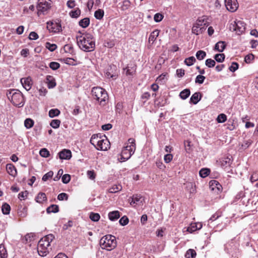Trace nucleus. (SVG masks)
Listing matches in <instances>:
<instances>
[{"instance_id": "bf43d9fd", "label": "nucleus", "mask_w": 258, "mask_h": 258, "mask_svg": "<svg viewBox=\"0 0 258 258\" xmlns=\"http://www.w3.org/2000/svg\"><path fill=\"white\" fill-rule=\"evenodd\" d=\"M163 16L160 13H156L154 17V20L156 22H159L162 20Z\"/></svg>"}, {"instance_id": "72a5a7b5", "label": "nucleus", "mask_w": 258, "mask_h": 258, "mask_svg": "<svg viewBox=\"0 0 258 258\" xmlns=\"http://www.w3.org/2000/svg\"><path fill=\"white\" fill-rule=\"evenodd\" d=\"M204 31V30L202 28L198 27V26L195 24H194L192 28V32L194 34L196 35H199L201 33H202Z\"/></svg>"}, {"instance_id": "c756f323", "label": "nucleus", "mask_w": 258, "mask_h": 258, "mask_svg": "<svg viewBox=\"0 0 258 258\" xmlns=\"http://www.w3.org/2000/svg\"><path fill=\"white\" fill-rule=\"evenodd\" d=\"M59 211V207L56 205H51L49 207H48L46 209V212L48 213H57Z\"/></svg>"}, {"instance_id": "c9c22d12", "label": "nucleus", "mask_w": 258, "mask_h": 258, "mask_svg": "<svg viewBox=\"0 0 258 258\" xmlns=\"http://www.w3.org/2000/svg\"><path fill=\"white\" fill-rule=\"evenodd\" d=\"M11 207L10 205L7 203H5L2 207V212L5 215H7L10 213Z\"/></svg>"}, {"instance_id": "2eb2a0df", "label": "nucleus", "mask_w": 258, "mask_h": 258, "mask_svg": "<svg viewBox=\"0 0 258 258\" xmlns=\"http://www.w3.org/2000/svg\"><path fill=\"white\" fill-rule=\"evenodd\" d=\"M59 157L62 160H69L72 157V152L69 150L63 149L58 153Z\"/></svg>"}, {"instance_id": "6e6d98bb", "label": "nucleus", "mask_w": 258, "mask_h": 258, "mask_svg": "<svg viewBox=\"0 0 258 258\" xmlns=\"http://www.w3.org/2000/svg\"><path fill=\"white\" fill-rule=\"evenodd\" d=\"M205 79V77L203 75H198L196 78L195 82L200 84H203Z\"/></svg>"}, {"instance_id": "a19ab883", "label": "nucleus", "mask_w": 258, "mask_h": 258, "mask_svg": "<svg viewBox=\"0 0 258 258\" xmlns=\"http://www.w3.org/2000/svg\"><path fill=\"white\" fill-rule=\"evenodd\" d=\"M210 170L207 168H203L200 170L199 174L202 177H206L210 174Z\"/></svg>"}, {"instance_id": "680f3d73", "label": "nucleus", "mask_w": 258, "mask_h": 258, "mask_svg": "<svg viewBox=\"0 0 258 258\" xmlns=\"http://www.w3.org/2000/svg\"><path fill=\"white\" fill-rule=\"evenodd\" d=\"M62 182L63 183H68L71 180V176L69 174H66L62 176Z\"/></svg>"}, {"instance_id": "4be33fe9", "label": "nucleus", "mask_w": 258, "mask_h": 258, "mask_svg": "<svg viewBox=\"0 0 258 258\" xmlns=\"http://www.w3.org/2000/svg\"><path fill=\"white\" fill-rule=\"evenodd\" d=\"M47 200V197L45 193L39 192L35 198L37 203L41 204Z\"/></svg>"}, {"instance_id": "f03ea898", "label": "nucleus", "mask_w": 258, "mask_h": 258, "mask_svg": "<svg viewBox=\"0 0 258 258\" xmlns=\"http://www.w3.org/2000/svg\"><path fill=\"white\" fill-rule=\"evenodd\" d=\"M54 236L53 234H48L42 237L38 242L37 245V251L41 256H45L51 249L50 243L52 241Z\"/></svg>"}, {"instance_id": "0e129e2a", "label": "nucleus", "mask_w": 258, "mask_h": 258, "mask_svg": "<svg viewBox=\"0 0 258 258\" xmlns=\"http://www.w3.org/2000/svg\"><path fill=\"white\" fill-rule=\"evenodd\" d=\"M28 195V192L27 191H22L19 194L18 198L20 200H24L27 197Z\"/></svg>"}, {"instance_id": "cd10ccee", "label": "nucleus", "mask_w": 258, "mask_h": 258, "mask_svg": "<svg viewBox=\"0 0 258 258\" xmlns=\"http://www.w3.org/2000/svg\"><path fill=\"white\" fill-rule=\"evenodd\" d=\"M190 94V91L189 89H185L180 93L179 96L182 99L185 100L189 97Z\"/></svg>"}, {"instance_id": "0eeeda50", "label": "nucleus", "mask_w": 258, "mask_h": 258, "mask_svg": "<svg viewBox=\"0 0 258 258\" xmlns=\"http://www.w3.org/2000/svg\"><path fill=\"white\" fill-rule=\"evenodd\" d=\"M130 145L124 147L122 150L121 154L122 155L123 160H127L132 155L134 154L136 150L135 140L133 138H130L128 140Z\"/></svg>"}, {"instance_id": "6e6552de", "label": "nucleus", "mask_w": 258, "mask_h": 258, "mask_svg": "<svg viewBox=\"0 0 258 258\" xmlns=\"http://www.w3.org/2000/svg\"><path fill=\"white\" fill-rule=\"evenodd\" d=\"M50 0H38L37 6L38 15L44 14L50 8Z\"/></svg>"}, {"instance_id": "423d86ee", "label": "nucleus", "mask_w": 258, "mask_h": 258, "mask_svg": "<svg viewBox=\"0 0 258 258\" xmlns=\"http://www.w3.org/2000/svg\"><path fill=\"white\" fill-rule=\"evenodd\" d=\"M101 248L107 250H111L115 248L117 245L116 238L112 235H106L100 240Z\"/></svg>"}, {"instance_id": "5701e85b", "label": "nucleus", "mask_w": 258, "mask_h": 258, "mask_svg": "<svg viewBox=\"0 0 258 258\" xmlns=\"http://www.w3.org/2000/svg\"><path fill=\"white\" fill-rule=\"evenodd\" d=\"M47 87L48 88H53L56 86V83L52 76H47L46 77Z\"/></svg>"}, {"instance_id": "79ce46f5", "label": "nucleus", "mask_w": 258, "mask_h": 258, "mask_svg": "<svg viewBox=\"0 0 258 258\" xmlns=\"http://www.w3.org/2000/svg\"><path fill=\"white\" fill-rule=\"evenodd\" d=\"M195 61L196 58L194 56L189 57L187 58H185L184 60L185 63L188 66L192 65Z\"/></svg>"}, {"instance_id": "58836bf2", "label": "nucleus", "mask_w": 258, "mask_h": 258, "mask_svg": "<svg viewBox=\"0 0 258 258\" xmlns=\"http://www.w3.org/2000/svg\"><path fill=\"white\" fill-rule=\"evenodd\" d=\"M33 239V235L30 234H26L24 237L22 238V241L23 243H26L31 241Z\"/></svg>"}, {"instance_id": "393cba45", "label": "nucleus", "mask_w": 258, "mask_h": 258, "mask_svg": "<svg viewBox=\"0 0 258 258\" xmlns=\"http://www.w3.org/2000/svg\"><path fill=\"white\" fill-rule=\"evenodd\" d=\"M159 34V30L156 29L153 31L150 35L149 42L154 43Z\"/></svg>"}, {"instance_id": "c03bdc74", "label": "nucleus", "mask_w": 258, "mask_h": 258, "mask_svg": "<svg viewBox=\"0 0 258 258\" xmlns=\"http://www.w3.org/2000/svg\"><path fill=\"white\" fill-rule=\"evenodd\" d=\"M215 59L219 62H222L224 60L225 55L223 53L216 54L214 56Z\"/></svg>"}, {"instance_id": "a878e982", "label": "nucleus", "mask_w": 258, "mask_h": 258, "mask_svg": "<svg viewBox=\"0 0 258 258\" xmlns=\"http://www.w3.org/2000/svg\"><path fill=\"white\" fill-rule=\"evenodd\" d=\"M226 44L224 41H219L215 45V49L220 52L223 51L225 48Z\"/></svg>"}, {"instance_id": "052dcab7", "label": "nucleus", "mask_w": 258, "mask_h": 258, "mask_svg": "<svg viewBox=\"0 0 258 258\" xmlns=\"http://www.w3.org/2000/svg\"><path fill=\"white\" fill-rule=\"evenodd\" d=\"M238 64L237 62H233L229 69L231 72H234L238 69Z\"/></svg>"}, {"instance_id": "f257e3e1", "label": "nucleus", "mask_w": 258, "mask_h": 258, "mask_svg": "<svg viewBox=\"0 0 258 258\" xmlns=\"http://www.w3.org/2000/svg\"><path fill=\"white\" fill-rule=\"evenodd\" d=\"M77 44L80 48L84 51L90 52L95 48V41L93 36L90 33L83 34L76 36Z\"/></svg>"}, {"instance_id": "6ab92c4d", "label": "nucleus", "mask_w": 258, "mask_h": 258, "mask_svg": "<svg viewBox=\"0 0 258 258\" xmlns=\"http://www.w3.org/2000/svg\"><path fill=\"white\" fill-rule=\"evenodd\" d=\"M231 158L232 157L230 156H227L226 157L222 158L220 160L221 166L223 167H227L230 166L232 163Z\"/></svg>"}, {"instance_id": "39448f33", "label": "nucleus", "mask_w": 258, "mask_h": 258, "mask_svg": "<svg viewBox=\"0 0 258 258\" xmlns=\"http://www.w3.org/2000/svg\"><path fill=\"white\" fill-rule=\"evenodd\" d=\"M92 95L94 99L99 103L101 106H104L108 96L107 92L100 87H93L92 89Z\"/></svg>"}, {"instance_id": "f3484780", "label": "nucleus", "mask_w": 258, "mask_h": 258, "mask_svg": "<svg viewBox=\"0 0 258 258\" xmlns=\"http://www.w3.org/2000/svg\"><path fill=\"white\" fill-rule=\"evenodd\" d=\"M131 6V2L129 0H124L118 4L119 9L121 11H125L129 9Z\"/></svg>"}, {"instance_id": "7ed1b4c3", "label": "nucleus", "mask_w": 258, "mask_h": 258, "mask_svg": "<svg viewBox=\"0 0 258 258\" xmlns=\"http://www.w3.org/2000/svg\"><path fill=\"white\" fill-rule=\"evenodd\" d=\"M90 143L98 150L106 151L110 148V144L105 136L93 135L90 139Z\"/></svg>"}, {"instance_id": "37998d69", "label": "nucleus", "mask_w": 258, "mask_h": 258, "mask_svg": "<svg viewBox=\"0 0 258 258\" xmlns=\"http://www.w3.org/2000/svg\"><path fill=\"white\" fill-rule=\"evenodd\" d=\"M24 125L27 128H30L33 126L34 121L30 118H27L24 121Z\"/></svg>"}, {"instance_id": "ea45409f", "label": "nucleus", "mask_w": 258, "mask_h": 258, "mask_svg": "<svg viewBox=\"0 0 258 258\" xmlns=\"http://www.w3.org/2000/svg\"><path fill=\"white\" fill-rule=\"evenodd\" d=\"M60 114V111L57 109H51L49 111V116L53 118L58 116Z\"/></svg>"}, {"instance_id": "603ef678", "label": "nucleus", "mask_w": 258, "mask_h": 258, "mask_svg": "<svg viewBox=\"0 0 258 258\" xmlns=\"http://www.w3.org/2000/svg\"><path fill=\"white\" fill-rule=\"evenodd\" d=\"M39 154L41 156L45 158L48 157L50 155L49 152L45 148L41 149L39 152Z\"/></svg>"}, {"instance_id": "49530a36", "label": "nucleus", "mask_w": 258, "mask_h": 258, "mask_svg": "<svg viewBox=\"0 0 258 258\" xmlns=\"http://www.w3.org/2000/svg\"><path fill=\"white\" fill-rule=\"evenodd\" d=\"M45 47L50 51H53L57 48V45L55 44H51L48 42H46Z\"/></svg>"}, {"instance_id": "de8ad7c7", "label": "nucleus", "mask_w": 258, "mask_h": 258, "mask_svg": "<svg viewBox=\"0 0 258 258\" xmlns=\"http://www.w3.org/2000/svg\"><path fill=\"white\" fill-rule=\"evenodd\" d=\"M60 124V121L58 119H53L50 123V126L53 128H57Z\"/></svg>"}, {"instance_id": "4468645a", "label": "nucleus", "mask_w": 258, "mask_h": 258, "mask_svg": "<svg viewBox=\"0 0 258 258\" xmlns=\"http://www.w3.org/2000/svg\"><path fill=\"white\" fill-rule=\"evenodd\" d=\"M116 71V66H110L105 72L106 77L108 78H112L115 79L117 76Z\"/></svg>"}, {"instance_id": "2f4dec72", "label": "nucleus", "mask_w": 258, "mask_h": 258, "mask_svg": "<svg viewBox=\"0 0 258 258\" xmlns=\"http://www.w3.org/2000/svg\"><path fill=\"white\" fill-rule=\"evenodd\" d=\"M8 253L7 251L2 244H0V258H7Z\"/></svg>"}, {"instance_id": "e433bc0d", "label": "nucleus", "mask_w": 258, "mask_h": 258, "mask_svg": "<svg viewBox=\"0 0 258 258\" xmlns=\"http://www.w3.org/2000/svg\"><path fill=\"white\" fill-rule=\"evenodd\" d=\"M104 16V11L101 9H98L94 13V17L98 20H101Z\"/></svg>"}, {"instance_id": "aec40b11", "label": "nucleus", "mask_w": 258, "mask_h": 258, "mask_svg": "<svg viewBox=\"0 0 258 258\" xmlns=\"http://www.w3.org/2000/svg\"><path fill=\"white\" fill-rule=\"evenodd\" d=\"M202 224L201 223H196L191 224L190 226L187 228V231L192 233L197 230H200L202 228Z\"/></svg>"}, {"instance_id": "4d7b16f0", "label": "nucleus", "mask_w": 258, "mask_h": 258, "mask_svg": "<svg viewBox=\"0 0 258 258\" xmlns=\"http://www.w3.org/2000/svg\"><path fill=\"white\" fill-rule=\"evenodd\" d=\"M53 175V172L52 171H50L43 175L42 179V180L46 181L49 178H51L52 177Z\"/></svg>"}, {"instance_id": "5fc2aeb1", "label": "nucleus", "mask_w": 258, "mask_h": 258, "mask_svg": "<svg viewBox=\"0 0 258 258\" xmlns=\"http://www.w3.org/2000/svg\"><path fill=\"white\" fill-rule=\"evenodd\" d=\"M222 216V212L220 211H217L209 219V221H213L220 217Z\"/></svg>"}, {"instance_id": "338daca9", "label": "nucleus", "mask_w": 258, "mask_h": 258, "mask_svg": "<svg viewBox=\"0 0 258 258\" xmlns=\"http://www.w3.org/2000/svg\"><path fill=\"white\" fill-rule=\"evenodd\" d=\"M172 159L173 155L171 154H167L165 155L164 157V161L167 163H168L170 162H171Z\"/></svg>"}, {"instance_id": "09e8293b", "label": "nucleus", "mask_w": 258, "mask_h": 258, "mask_svg": "<svg viewBox=\"0 0 258 258\" xmlns=\"http://www.w3.org/2000/svg\"><path fill=\"white\" fill-rule=\"evenodd\" d=\"M227 120V116L224 113H221L219 114L217 118V121L219 123H223Z\"/></svg>"}, {"instance_id": "3c124183", "label": "nucleus", "mask_w": 258, "mask_h": 258, "mask_svg": "<svg viewBox=\"0 0 258 258\" xmlns=\"http://www.w3.org/2000/svg\"><path fill=\"white\" fill-rule=\"evenodd\" d=\"M215 61L212 59L208 58L205 61V64L208 68H213L215 65Z\"/></svg>"}, {"instance_id": "20e7f679", "label": "nucleus", "mask_w": 258, "mask_h": 258, "mask_svg": "<svg viewBox=\"0 0 258 258\" xmlns=\"http://www.w3.org/2000/svg\"><path fill=\"white\" fill-rule=\"evenodd\" d=\"M6 95L9 100L14 106L18 107L24 106L25 104L24 96L19 90L16 89L8 90Z\"/></svg>"}, {"instance_id": "f8f14e48", "label": "nucleus", "mask_w": 258, "mask_h": 258, "mask_svg": "<svg viewBox=\"0 0 258 258\" xmlns=\"http://www.w3.org/2000/svg\"><path fill=\"white\" fill-rule=\"evenodd\" d=\"M198 27L205 30V27L209 25L208 18L206 16H203L199 17L195 23Z\"/></svg>"}, {"instance_id": "13d9d810", "label": "nucleus", "mask_w": 258, "mask_h": 258, "mask_svg": "<svg viewBox=\"0 0 258 258\" xmlns=\"http://www.w3.org/2000/svg\"><path fill=\"white\" fill-rule=\"evenodd\" d=\"M49 67L53 70H56L60 67V64L57 62L52 61L49 63Z\"/></svg>"}, {"instance_id": "b1692460", "label": "nucleus", "mask_w": 258, "mask_h": 258, "mask_svg": "<svg viewBox=\"0 0 258 258\" xmlns=\"http://www.w3.org/2000/svg\"><path fill=\"white\" fill-rule=\"evenodd\" d=\"M120 217L119 212L118 211H114L108 213V218L111 221H115Z\"/></svg>"}, {"instance_id": "473e14b6", "label": "nucleus", "mask_w": 258, "mask_h": 258, "mask_svg": "<svg viewBox=\"0 0 258 258\" xmlns=\"http://www.w3.org/2000/svg\"><path fill=\"white\" fill-rule=\"evenodd\" d=\"M197 253L193 249H189L186 252L185 256L186 258H195L196 256Z\"/></svg>"}, {"instance_id": "864d4df0", "label": "nucleus", "mask_w": 258, "mask_h": 258, "mask_svg": "<svg viewBox=\"0 0 258 258\" xmlns=\"http://www.w3.org/2000/svg\"><path fill=\"white\" fill-rule=\"evenodd\" d=\"M128 221H129L128 218L124 216L120 219L119 223L121 225L125 226L128 224Z\"/></svg>"}, {"instance_id": "9d476101", "label": "nucleus", "mask_w": 258, "mask_h": 258, "mask_svg": "<svg viewBox=\"0 0 258 258\" xmlns=\"http://www.w3.org/2000/svg\"><path fill=\"white\" fill-rule=\"evenodd\" d=\"M47 28L50 31L53 33L59 32L61 30V26L59 22H48Z\"/></svg>"}, {"instance_id": "a18cd8bd", "label": "nucleus", "mask_w": 258, "mask_h": 258, "mask_svg": "<svg viewBox=\"0 0 258 258\" xmlns=\"http://www.w3.org/2000/svg\"><path fill=\"white\" fill-rule=\"evenodd\" d=\"M185 188L186 190L189 191L190 193H194L195 191V186L191 182L187 183L186 184Z\"/></svg>"}, {"instance_id": "412c9836", "label": "nucleus", "mask_w": 258, "mask_h": 258, "mask_svg": "<svg viewBox=\"0 0 258 258\" xmlns=\"http://www.w3.org/2000/svg\"><path fill=\"white\" fill-rule=\"evenodd\" d=\"M201 99L200 93L196 92L191 96L190 98V102L194 104H196Z\"/></svg>"}, {"instance_id": "dca6fc26", "label": "nucleus", "mask_w": 258, "mask_h": 258, "mask_svg": "<svg viewBox=\"0 0 258 258\" xmlns=\"http://www.w3.org/2000/svg\"><path fill=\"white\" fill-rule=\"evenodd\" d=\"M23 87L27 90L29 91L31 88L32 81L30 77L22 78L20 80Z\"/></svg>"}, {"instance_id": "c85d7f7f", "label": "nucleus", "mask_w": 258, "mask_h": 258, "mask_svg": "<svg viewBox=\"0 0 258 258\" xmlns=\"http://www.w3.org/2000/svg\"><path fill=\"white\" fill-rule=\"evenodd\" d=\"M79 26L82 28H85L90 24V19L88 18H85L81 20L79 22Z\"/></svg>"}, {"instance_id": "69168bd1", "label": "nucleus", "mask_w": 258, "mask_h": 258, "mask_svg": "<svg viewBox=\"0 0 258 258\" xmlns=\"http://www.w3.org/2000/svg\"><path fill=\"white\" fill-rule=\"evenodd\" d=\"M254 55L252 54H249L245 56L244 60L247 63H249L254 59Z\"/></svg>"}, {"instance_id": "ddd939ff", "label": "nucleus", "mask_w": 258, "mask_h": 258, "mask_svg": "<svg viewBox=\"0 0 258 258\" xmlns=\"http://www.w3.org/2000/svg\"><path fill=\"white\" fill-rule=\"evenodd\" d=\"M209 187L211 190L219 193L222 191V185L218 181L215 180H212L209 182Z\"/></svg>"}, {"instance_id": "e2e57ef3", "label": "nucleus", "mask_w": 258, "mask_h": 258, "mask_svg": "<svg viewBox=\"0 0 258 258\" xmlns=\"http://www.w3.org/2000/svg\"><path fill=\"white\" fill-rule=\"evenodd\" d=\"M57 199L59 201H62L64 200H68V195L64 192L60 193L58 195Z\"/></svg>"}, {"instance_id": "4c0bfd02", "label": "nucleus", "mask_w": 258, "mask_h": 258, "mask_svg": "<svg viewBox=\"0 0 258 258\" xmlns=\"http://www.w3.org/2000/svg\"><path fill=\"white\" fill-rule=\"evenodd\" d=\"M89 217L92 221L94 222L98 221L100 218V215L98 213L93 212L90 213Z\"/></svg>"}, {"instance_id": "1a4fd4ad", "label": "nucleus", "mask_w": 258, "mask_h": 258, "mask_svg": "<svg viewBox=\"0 0 258 258\" xmlns=\"http://www.w3.org/2000/svg\"><path fill=\"white\" fill-rule=\"evenodd\" d=\"M245 29V27L244 23L240 21L233 22L231 24L230 26V30L235 31L238 35L244 32Z\"/></svg>"}, {"instance_id": "9b49d317", "label": "nucleus", "mask_w": 258, "mask_h": 258, "mask_svg": "<svg viewBox=\"0 0 258 258\" xmlns=\"http://www.w3.org/2000/svg\"><path fill=\"white\" fill-rule=\"evenodd\" d=\"M225 4L227 9L231 12L236 11L238 7L237 0H225Z\"/></svg>"}, {"instance_id": "bb28decb", "label": "nucleus", "mask_w": 258, "mask_h": 258, "mask_svg": "<svg viewBox=\"0 0 258 258\" xmlns=\"http://www.w3.org/2000/svg\"><path fill=\"white\" fill-rule=\"evenodd\" d=\"M69 15L71 18H78L81 15V10L78 8H75L70 12Z\"/></svg>"}, {"instance_id": "a211bd4d", "label": "nucleus", "mask_w": 258, "mask_h": 258, "mask_svg": "<svg viewBox=\"0 0 258 258\" xmlns=\"http://www.w3.org/2000/svg\"><path fill=\"white\" fill-rule=\"evenodd\" d=\"M6 170L7 172L11 176L15 177L17 175V172L15 166L11 163L7 164L6 165Z\"/></svg>"}, {"instance_id": "7c9ffc66", "label": "nucleus", "mask_w": 258, "mask_h": 258, "mask_svg": "<svg viewBox=\"0 0 258 258\" xmlns=\"http://www.w3.org/2000/svg\"><path fill=\"white\" fill-rule=\"evenodd\" d=\"M122 189V186L120 184L113 185L111 187L108 189V192L110 193H116L120 191Z\"/></svg>"}, {"instance_id": "8fccbe9b", "label": "nucleus", "mask_w": 258, "mask_h": 258, "mask_svg": "<svg viewBox=\"0 0 258 258\" xmlns=\"http://www.w3.org/2000/svg\"><path fill=\"white\" fill-rule=\"evenodd\" d=\"M63 49L66 52L72 53L73 52V47L72 44H67L63 47Z\"/></svg>"}, {"instance_id": "f704fd0d", "label": "nucleus", "mask_w": 258, "mask_h": 258, "mask_svg": "<svg viewBox=\"0 0 258 258\" xmlns=\"http://www.w3.org/2000/svg\"><path fill=\"white\" fill-rule=\"evenodd\" d=\"M197 58L201 60H203L206 56V53L203 50H198L196 54Z\"/></svg>"}, {"instance_id": "774afa93", "label": "nucleus", "mask_w": 258, "mask_h": 258, "mask_svg": "<svg viewBox=\"0 0 258 258\" xmlns=\"http://www.w3.org/2000/svg\"><path fill=\"white\" fill-rule=\"evenodd\" d=\"M250 181L251 182L258 180V172H254L250 177Z\"/></svg>"}]
</instances>
